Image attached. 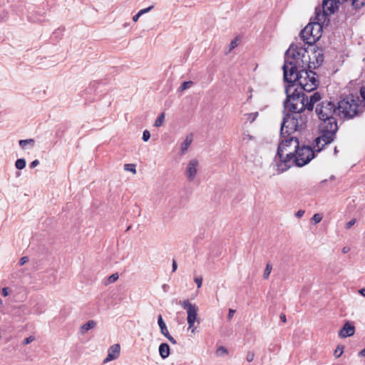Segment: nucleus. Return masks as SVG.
<instances>
[{
	"mask_svg": "<svg viewBox=\"0 0 365 365\" xmlns=\"http://www.w3.org/2000/svg\"><path fill=\"white\" fill-rule=\"evenodd\" d=\"M290 61H285L283 65L284 79L287 83L298 82L301 88L308 93L315 90L317 81L315 73L312 69L319 66L324 60L322 50H312L310 53L301 45L292 44L286 52Z\"/></svg>",
	"mask_w": 365,
	"mask_h": 365,
	"instance_id": "1",
	"label": "nucleus"
},
{
	"mask_svg": "<svg viewBox=\"0 0 365 365\" xmlns=\"http://www.w3.org/2000/svg\"><path fill=\"white\" fill-rule=\"evenodd\" d=\"M316 104L315 113L320 123L319 124V135L314 140V148L321 151L324 147L331 143L338 130L336 106L329 100L319 101Z\"/></svg>",
	"mask_w": 365,
	"mask_h": 365,
	"instance_id": "2",
	"label": "nucleus"
},
{
	"mask_svg": "<svg viewBox=\"0 0 365 365\" xmlns=\"http://www.w3.org/2000/svg\"><path fill=\"white\" fill-rule=\"evenodd\" d=\"M286 88L287 99L284 103V109L287 111H290L294 114H300L305 108L309 110H312L315 103L322 100L321 94L318 92H315L310 96L298 92L297 89H294L292 94H289V91L292 88L295 83H289Z\"/></svg>",
	"mask_w": 365,
	"mask_h": 365,
	"instance_id": "3",
	"label": "nucleus"
},
{
	"mask_svg": "<svg viewBox=\"0 0 365 365\" xmlns=\"http://www.w3.org/2000/svg\"><path fill=\"white\" fill-rule=\"evenodd\" d=\"M282 141L278 146L274 161L277 170L283 173L293 165V158L297 149L299 148V140L294 136L281 137Z\"/></svg>",
	"mask_w": 365,
	"mask_h": 365,
	"instance_id": "4",
	"label": "nucleus"
},
{
	"mask_svg": "<svg viewBox=\"0 0 365 365\" xmlns=\"http://www.w3.org/2000/svg\"><path fill=\"white\" fill-rule=\"evenodd\" d=\"M179 304L187 312L186 320L187 323V330L190 331L192 334H195L198 325L200 324V319L198 315V307L195 304L191 303L189 299L180 301Z\"/></svg>",
	"mask_w": 365,
	"mask_h": 365,
	"instance_id": "5",
	"label": "nucleus"
},
{
	"mask_svg": "<svg viewBox=\"0 0 365 365\" xmlns=\"http://www.w3.org/2000/svg\"><path fill=\"white\" fill-rule=\"evenodd\" d=\"M304 120L301 114H287L283 118L280 135L281 137L291 136V134L302 128Z\"/></svg>",
	"mask_w": 365,
	"mask_h": 365,
	"instance_id": "6",
	"label": "nucleus"
},
{
	"mask_svg": "<svg viewBox=\"0 0 365 365\" xmlns=\"http://www.w3.org/2000/svg\"><path fill=\"white\" fill-rule=\"evenodd\" d=\"M314 148V141L313 142V148L307 145L299 146L297 149L295 155L293 158V164L298 167H302L308 164L315 156V153H319Z\"/></svg>",
	"mask_w": 365,
	"mask_h": 365,
	"instance_id": "7",
	"label": "nucleus"
},
{
	"mask_svg": "<svg viewBox=\"0 0 365 365\" xmlns=\"http://www.w3.org/2000/svg\"><path fill=\"white\" fill-rule=\"evenodd\" d=\"M358 103L353 97H347L338 103L336 111L344 118H353L357 113Z\"/></svg>",
	"mask_w": 365,
	"mask_h": 365,
	"instance_id": "8",
	"label": "nucleus"
},
{
	"mask_svg": "<svg viewBox=\"0 0 365 365\" xmlns=\"http://www.w3.org/2000/svg\"><path fill=\"white\" fill-rule=\"evenodd\" d=\"M200 171V163L198 159L192 158L185 164L184 175L189 182L195 181Z\"/></svg>",
	"mask_w": 365,
	"mask_h": 365,
	"instance_id": "9",
	"label": "nucleus"
},
{
	"mask_svg": "<svg viewBox=\"0 0 365 365\" xmlns=\"http://www.w3.org/2000/svg\"><path fill=\"white\" fill-rule=\"evenodd\" d=\"M120 354V346L118 344H115L110 346L108 350L107 356L103 359V363L107 364L111 361L117 359Z\"/></svg>",
	"mask_w": 365,
	"mask_h": 365,
	"instance_id": "10",
	"label": "nucleus"
},
{
	"mask_svg": "<svg viewBox=\"0 0 365 365\" xmlns=\"http://www.w3.org/2000/svg\"><path fill=\"white\" fill-rule=\"evenodd\" d=\"M312 32L311 24H308L301 31V37L304 43L307 44H312L317 41L315 37L312 36Z\"/></svg>",
	"mask_w": 365,
	"mask_h": 365,
	"instance_id": "11",
	"label": "nucleus"
},
{
	"mask_svg": "<svg viewBox=\"0 0 365 365\" xmlns=\"http://www.w3.org/2000/svg\"><path fill=\"white\" fill-rule=\"evenodd\" d=\"M316 21L311 24V29L312 30V36L315 37V39L318 41L322 35V26L326 23L323 20H319L317 19V16H315Z\"/></svg>",
	"mask_w": 365,
	"mask_h": 365,
	"instance_id": "12",
	"label": "nucleus"
},
{
	"mask_svg": "<svg viewBox=\"0 0 365 365\" xmlns=\"http://www.w3.org/2000/svg\"><path fill=\"white\" fill-rule=\"evenodd\" d=\"M158 324L159 325L160 333L164 335L170 342H171L173 344H175L177 343L176 340L170 334L167 326L165 323V322L163 319V317L161 315H159L158 317Z\"/></svg>",
	"mask_w": 365,
	"mask_h": 365,
	"instance_id": "13",
	"label": "nucleus"
},
{
	"mask_svg": "<svg viewBox=\"0 0 365 365\" xmlns=\"http://www.w3.org/2000/svg\"><path fill=\"white\" fill-rule=\"evenodd\" d=\"M355 328L349 322H346L340 330L339 335L341 338H346L354 334Z\"/></svg>",
	"mask_w": 365,
	"mask_h": 365,
	"instance_id": "14",
	"label": "nucleus"
},
{
	"mask_svg": "<svg viewBox=\"0 0 365 365\" xmlns=\"http://www.w3.org/2000/svg\"><path fill=\"white\" fill-rule=\"evenodd\" d=\"M193 140L192 135H188L186 136L184 141L180 145V155H183L185 154L187 150H188L189 147L192 144Z\"/></svg>",
	"mask_w": 365,
	"mask_h": 365,
	"instance_id": "15",
	"label": "nucleus"
},
{
	"mask_svg": "<svg viewBox=\"0 0 365 365\" xmlns=\"http://www.w3.org/2000/svg\"><path fill=\"white\" fill-rule=\"evenodd\" d=\"M19 144L23 150L31 149L35 145V140L32 138L20 140Z\"/></svg>",
	"mask_w": 365,
	"mask_h": 365,
	"instance_id": "16",
	"label": "nucleus"
},
{
	"mask_svg": "<svg viewBox=\"0 0 365 365\" xmlns=\"http://www.w3.org/2000/svg\"><path fill=\"white\" fill-rule=\"evenodd\" d=\"M96 325V322L94 320H89L87 323L83 324L81 327V334H85L87 333L89 330L93 329Z\"/></svg>",
	"mask_w": 365,
	"mask_h": 365,
	"instance_id": "17",
	"label": "nucleus"
},
{
	"mask_svg": "<svg viewBox=\"0 0 365 365\" xmlns=\"http://www.w3.org/2000/svg\"><path fill=\"white\" fill-rule=\"evenodd\" d=\"M159 354L163 359H166L170 355V346L166 343H163L159 346Z\"/></svg>",
	"mask_w": 365,
	"mask_h": 365,
	"instance_id": "18",
	"label": "nucleus"
},
{
	"mask_svg": "<svg viewBox=\"0 0 365 365\" xmlns=\"http://www.w3.org/2000/svg\"><path fill=\"white\" fill-rule=\"evenodd\" d=\"M193 85H194V83L191 81H184L181 84V86L178 88V91L182 93V92L185 91V90L192 87Z\"/></svg>",
	"mask_w": 365,
	"mask_h": 365,
	"instance_id": "19",
	"label": "nucleus"
},
{
	"mask_svg": "<svg viewBox=\"0 0 365 365\" xmlns=\"http://www.w3.org/2000/svg\"><path fill=\"white\" fill-rule=\"evenodd\" d=\"M26 160L24 158H19L15 162V167L19 170H22L26 167Z\"/></svg>",
	"mask_w": 365,
	"mask_h": 365,
	"instance_id": "20",
	"label": "nucleus"
},
{
	"mask_svg": "<svg viewBox=\"0 0 365 365\" xmlns=\"http://www.w3.org/2000/svg\"><path fill=\"white\" fill-rule=\"evenodd\" d=\"M124 170L125 171L130 172V173H132L134 175H135L136 173H137L136 166H135V164H131V163L125 164L124 165Z\"/></svg>",
	"mask_w": 365,
	"mask_h": 365,
	"instance_id": "21",
	"label": "nucleus"
},
{
	"mask_svg": "<svg viewBox=\"0 0 365 365\" xmlns=\"http://www.w3.org/2000/svg\"><path fill=\"white\" fill-rule=\"evenodd\" d=\"M165 113H162L159 117L156 119V120L155 121V123H154V125L155 127H160L163 125L164 120H165Z\"/></svg>",
	"mask_w": 365,
	"mask_h": 365,
	"instance_id": "22",
	"label": "nucleus"
},
{
	"mask_svg": "<svg viewBox=\"0 0 365 365\" xmlns=\"http://www.w3.org/2000/svg\"><path fill=\"white\" fill-rule=\"evenodd\" d=\"M272 266L271 264L269 263H267V265H266V267H265V269L264 271V273H263V278L264 279H267L272 272Z\"/></svg>",
	"mask_w": 365,
	"mask_h": 365,
	"instance_id": "23",
	"label": "nucleus"
},
{
	"mask_svg": "<svg viewBox=\"0 0 365 365\" xmlns=\"http://www.w3.org/2000/svg\"><path fill=\"white\" fill-rule=\"evenodd\" d=\"M365 4V0H353L352 5L356 9H360Z\"/></svg>",
	"mask_w": 365,
	"mask_h": 365,
	"instance_id": "24",
	"label": "nucleus"
},
{
	"mask_svg": "<svg viewBox=\"0 0 365 365\" xmlns=\"http://www.w3.org/2000/svg\"><path fill=\"white\" fill-rule=\"evenodd\" d=\"M245 115L247 117V120L249 121L250 123H252L258 116V113L257 112L250 113L246 114Z\"/></svg>",
	"mask_w": 365,
	"mask_h": 365,
	"instance_id": "25",
	"label": "nucleus"
},
{
	"mask_svg": "<svg viewBox=\"0 0 365 365\" xmlns=\"http://www.w3.org/2000/svg\"><path fill=\"white\" fill-rule=\"evenodd\" d=\"M216 354L217 356H223L228 354V351L226 348L224 346H220L217 348L216 351Z\"/></svg>",
	"mask_w": 365,
	"mask_h": 365,
	"instance_id": "26",
	"label": "nucleus"
},
{
	"mask_svg": "<svg viewBox=\"0 0 365 365\" xmlns=\"http://www.w3.org/2000/svg\"><path fill=\"white\" fill-rule=\"evenodd\" d=\"M119 276H118V273H114L113 274H111L108 278V282H107V284H111V283H113L115 282V281L118 280Z\"/></svg>",
	"mask_w": 365,
	"mask_h": 365,
	"instance_id": "27",
	"label": "nucleus"
},
{
	"mask_svg": "<svg viewBox=\"0 0 365 365\" xmlns=\"http://www.w3.org/2000/svg\"><path fill=\"white\" fill-rule=\"evenodd\" d=\"M312 220L314 222L315 224H317L322 221V216L320 214L316 213L313 215Z\"/></svg>",
	"mask_w": 365,
	"mask_h": 365,
	"instance_id": "28",
	"label": "nucleus"
},
{
	"mask_svg": "<svg viewBox=\"0 0 365 365\" xmlns=\"http://www.w3.org/2000/svg\"><path fill=\"white\" fill-rule=\"evenodd\" d=\"M150 138V133L148 130H145L143 133V140L146 142L148 141Z\"/></svg>",
	"mask_w": 365,
	"mask_h": 365,
	"instance_id": "29",
	"label": "nucleus"
},
{
	"mask_svg": "<svg viewBox=\"0 0 365 365\" xmlns=\"http://www.w3.org/2000/svg\"><path fill=\"white\" fill-rule=\"evenodd\" d=\"M255 359V354L252 351H248L246 355V359L248 362H251Z\"/></svg>",
	"mask_w": 365,
	"mask_h": 365,
	"instance_id": "30",
	"label": "nucleus"
},
{
	"mask_svg": "<svg viewBox=\"0 0 365 365\" xmlns=\"http://www.w3.org/2000/svg\"><path fill=\"white\" fill-rule=\"evenodd\" d=\"M34 340H35V337L33 336H30L24 339V340L23 341V344L24 345L29 344L31 343L32 341H34Z\"/></svg>",
	"mask_w": 365,
	"mask_h": 365,
	"instance_id": "31",
	"label": "nucleus"
},
{
	"mask_svg": "<svg viewBox=\"0 0 365 365\" xmlns=\"http://www.w3.org/2000/svg\"><path fill=\"white\" fill-rule=\"evenodd\" d=\"M194 281L196 283L198 289L202 287V278L201 277H195Z\"/></svg>",
	"mask_w": 365,
	"mask_h": 365,
	"instance_id": "32",
	"label": "nucleus"
},
{
	"mask_svg": "<svg viewBox=\"0 0 365 365\" xmlns=\"http://www.w3.org/2000/svg\"><path fill=\"white\" fill-rule=\"evenodd\" d=\"M343 354V349L341 347H337L335 350L334 354L338 358Z\"/></svg>",
	"mask_w": 365,
	"mask_h": 365,
	"instance_id": "33",
	"label": "nucleus"
},
{
	"mask_svg": "<svg viewBox=\"0 0 365 365\" xmlns=\"http://www.w3.org/2000/svg\"><path fill=\"white\" fill-rule=\"evenodd\" d=\"M153 9V6H148V8H145V9H141L140 10V13L141 15L144 14H146L148 12H149L150 11H151L152 9Z\"/></svg>",
	"mask_w": 365,
	"mask_h": 365,
	"instance_id": "34",
	"label": "nucleus"
},
{
	"mask_svg": "<svg viewBox=\"0 0 365 365\" xmlns=\"http://www.w3.org/2000/svg\"><path fill=\"white\" fill-rule=\"evenodd\" d=\"M356 223V220L355 219H352L350 221H349L346 224V226L345 227L346 229H350L354 224Z\"/></svg>",
	"mask_w": 365,
	"mask_h": 365,
	"instance_id": "35",
	"label": "nucleus"
},
{
	"mask_svg": "<svg viewBox=\"0 0 365 365\" xmlns=\"http://www.w3.org/2000/svg\"><path fill=\"white\" fill-rule=\"evenodd\" d=\"M237 46V40L234 39L230 43V50L235 48Z\"/></svg>",
	"mask_w": 365,
	"mask_h": 365,
	"instance_id": "36",
	"label": "nucleus"
},
{
	"mask_svg": "<svg viewBox=\"0 0 365 365\" xmlns=\"http://www.w3.org/2000/svg\"><path fill=\"white\" fill-rule=\"evenodd\" d=\"M242 139L243 140H251L253 139V137L250 134H244Z\"/></svg>",
	"mask_w": 365,
	"mask_h": 365,
	"instance_id": "37",
	"label": "nucleus"
},
{
	"mask_svg": "<svg viewBox=\"0 0 365 365\" xmlns=\"http://www.w3.org/2000/svg\"><path fill=\"white\" fill-rule=\"evenodd\" d=\"M304 210H298V211L296 212L295 216H296L297 217H298V218H300V217H302L304 215Z\"/></svg>",
	"mask_w": 365,
	"mask_h": 365,
	"instance_id": "38",
	"label": "nucleus"
},
{
	"mask_svg": "<svg viewBox=\"0 0 365 365\" xmlns=\"http://www.w3.org/2000/svg\"><path fill=\"white\" fill-rule=\"evenodd\" d=\"M142 15L140 14V11H138L135 15H134L133 16V21L134 22H136L138 21L139 18Z\"/></svg>",
	"mask_w": 365,
	"mask_h": 365,
	"instance_id": "39",
	"label": "nucleus"
},
{
	"mask_svg": "<svg viewBox=\"0 0 365 365\" xmlns=\"http://www.w3.org/2000/svg\"><path fill=\"white\" fill-rule=\"evenodd\" d=\"M39 164V161L38 160H35L34 161H32L30 164V167L31 168H34L35 167H36Z\"/></svg>",
	"mask_w": 365,
	"mask_h": 365,
	"instance_id": "40",
	"label": "nucleus"
},
{
	"mask_svg": "<svg viewBox=\"0 0 365 365\" xmlns=\"http://www.w3.org/2000/svg\"><path fill=\"white\" fill-rule=\"evenodd\" d=\"M235 312V311L234 309H229V313H228V316H227L228 319H231L233 317Z\"/></svg>",
	"mask_w": 365,
	"mask_h": 365,
	"instance_id": "41",
	"label": "nucleus"
},
{
	"mask_svg": "<svg viewBox=\"0 0 365 365\" xmlns=\"http://www.w3.org/2000/svg\"><path fill=\"white\" fill-rule=\"evenodd\" d=\"M28 258L26 257H23L19 260V264L24 265L26 262H27Z\"/></svg>",
	"mask_w": 365,
	"mask_h": 365,
	"instance_id": "42",
	"label": "nucleus"
},
{
	"mask_svg": "<svg viewBox=\"0 0 365 365\" xmlns=\"http://www.w3.org/2000/svg\"><path fill=\"white\" fill-rule=\"evenodd\" d=\"M1 294L4 297H6L9 295V291H8V288L6 287H4L2 289H1Z\"/></svg>",
	"mask_w": 365,
	"mask_h": 365,
	"instance_id": "43",
	"label": "nucleus"
},
{
	"mask_svg": "<svg viewBox=\"0 0 365 365\" xmlns=\"http://www.w3.org/2000/svg\"><path fill=\"white\" fill-rule=\"evenodd\" d=\"M172 267H173V272H175L178 268V264H177V262L175 260L173 261Z\"/></svg>",
	"mask_w": 365,
	"mask_h": 365,
	"instance_id": "44",
	"label": "nucleus"
},
{
	"mask_svg": "<svg viewBox=\"0 0 365 365\" xmlns=\"http://www.w3.org/2000/svg\"><path fill=\"white\" fill-rule=\"evenodd\" d=\"M280 319L283 322H287L286 316L284 314H283L280 315Z\"/></svg>",
	"mask_w": 365,
	"mask_h": 365,
	"instance_id": "45",
	"label": "nucleus"
},
{
	"mask_svg": "<svg viewBox=\"0 0 365 365\" xmlns=\"http://www.w3.org/2000/svg\"><path fill=\"white\" fill-rule=\"evenodd\" d=\"M349 251V248L348 247H344L342 249V252L344 254L347 253Z\"/></svg>",
	"mask_w": 365,
	"mask_h": 365,
	"instance_id": "46",
	"label": "nucleus"
},
{
	"mask_svg": "<svg viewBox=\"0 0 365 365\" xmlns=\"http://www.w3.org/2000/svg\"><path fill=\"white\" fill-rule=\"evenodd\" d=\"M359 355L360 356H365V348L359 353Z\"/></svg>",
	"mask_w": 365,
	"mask_h": 365,
	"instance_id": "47",
	"label": "nucleus"
},
{
	"mask_svg": "<svg viewBox=\"0 0 365 365\" xmlns=\"http://www.w3.org/2000/svg\"><path fill=\"white\" fill-rule=\"evenodd\" d=\"M359 292L360 293V294H361L363 297H365V288L364 289H361Z\"/></svg>",
	"mask_w": 365,
	"mask_h": 365,
	"instance_id": "48",
	"label": "nucleus"
},
{
	"mask_svg": "<svg viewBox=\"0 0 365 365\" xmlns=\"http://www.w3.org/2000/svg\"><path fill=\"white\" fill-rule=\"evenodd\" d=\"M361 97L363 98V100L365 101V91H364L363 89L361 90Z\"/></svg>",
	"mask_w": 365,
	"mask_h": 365,
	"instance_id": "49",
	"label": "nucleus"
},
{
	"mask_svg": "<svg viewBox=\"0 0 365 365\" xmlns=\"http://www.w3.org/2000/svg\"><path fill=\"white\" fill-rule=\"evenodd\" d=\"M3 304V302L2 300L0 299V306H1Z\"/></svg>",
	"mask_w": 365,
	"mask_h": 365,
	"instance_id": "50",
	"label": "nucleus"
},
{
	"mask_svg": "<svg viewBox=\"0 0 365 365\" xmlns=\"http://www.w3.org/2000/svg\"><path fill=\"white\" fill-rule=\"evenodd\" d=\"M312 61H316V58H312Z\"/></svg>",
	"mask_w": 365,
	"mask_h": 365,
	"instance_id": "51",
	"label": "nucleus"
}]
</instances>
